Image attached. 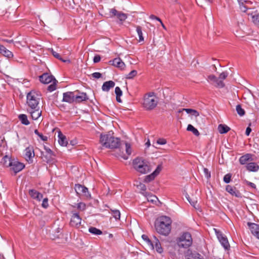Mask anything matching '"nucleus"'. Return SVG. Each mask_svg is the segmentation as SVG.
Here are the masks:
<instances>
[{"label":"nucleus","instance_id":"obj_4","mask_svg":"<svg viewBox=\"0 0 259 259\" xmlns=\"http://www.w3.org/2000/svg\"><path fill=\"white\" fill-rule=\"evenodd\" d=\"M176 241L180 247L187 248L192 245L193 240L191 234L189 232H185L177 238Z\"/></svg>","mask_w":259,"mask_h":259},{"label":"nucleus","instance_id":"obj_61","mask_svg":"<svg viewBox=\"0 0 259 259\" xmlns=\"http://www.w3.org/2000/svg\"><path fill=\"white\" fill-rule=\"evenodd\" d=\"M250 125H251V123H249V126H250ZM251 132V128L249 126H248L246 128V131H245L246 135L248 136L249 135V134H250Z\"/></svg>","mask_w":259,"mask_h":259},{"label":"nucleus","instance_id":"obj_24","mask_svg":"<svg viewBox=\"0 0 259 259\" xmlns=\"http://www.w3.org/2000/svg\"><path fill=\"white\" fill-rule=\"evenodd\" d=\"M0 54H2L8 59H11L13 57V54L12 52L1 45H0Z\"/></svg>","mask_w":259,"mask_h":259},{"label":"nucleus","instance_id":"obj_47","mask_svg":"<svg viewBox=\"0 0 259 259\" xmlns=\"http://www.w3.org/2000/svg\"><path fill=\"white\" fill-rule=\"evenodd\" d=\"M232 175L231 174H227L224 177L223 181L225 183H229L231 180Z\"/></svg>","mask_w":259,"mask_h":259},{"label":"nucleus","instance_id":"obj_3","mask_svg":"<svg viewBox=\"0 0 259 259\" xmlns=\"http://www.w3.org/2000/svg\"><path fill=\"white\" fill-rule=\"evenodd\" d=\"M41 99V95L34 91H31L27 95V104L28 109H34L39 108V103Z\"/></svg>","mask_w":259,"mask_h":259},{"label":"nucleus","instance_id":"obj_35","mask_svg":"<svg viewBox=\"0 0 259 259\" xmlns=\"http://www.w3.org/2000/svg\"><path fill=\"white\" fill-rule=\"evenodd\" d=\"M187 259H203V258L198 253L191 252L188 254Z\"/></svg>","mask_w":259,"mask_h":259},{"label":"nucleus","instance_id":"obj_2","mask_svg":"<svg viewBox=\"0 0 259 259\" xmlns=\"http://www.w3.org/2000/svg\"><path fill=\"white\" fill-rule=\"evenodd\" d=\"M100 142L106 148L121 149L122 148L123 141H120V139L112 136L110 132H109L108 134L100 135Z\"/></svg>","mask_w":259,"mask_h":259},{"label":"nucleus","instance_id":"obj_50","mask_svg":"<svg viewBox=\"0 0 259 259\" xmlns=\"http://www.w3.org/2000/svg\"><path fill=\"white\" fill-rule=\"evenodd\" d=\"M137 72L135 70H132L127 75H126V78L131 79L137 75Z\"/></svg>","mask_w":259,"mask_h":259},{"label":"nucleus","instance_id":"obj_64","mask_svg":"<svg viewBox=\"0 0 259 259\" xmlns=\"http://www.w3.org/2000/svg\"><path fill=\"white\" fill-rule=\"evenodd\" d=\"M42 194L39 192V195H38V197H36L35 199L38 201H40L41 199L42 198Z\"/></svg>","mask_w":259,"mask_h":259},{"label":"nucleus","instance_id":"obj_16","mask_svg":"<svg viewBox=\"0 0 259 259\" xmlns=\"http://www.w3.org/2000/svg\"><path fill=\"white\" fill-rule=\"evenodd\" d=\"M39 80L44 84H48L54 80L57 81L56 79L52 75H50L48 73H45L39 76Z\"/></svg>","mask_w":259,"mask_h":259},{"label":"nucleus","instance_id":"obj_6","mask_svg":"<svg viewBox=\"0 0 259 259\" xmlns=\"http://www.w3.org/2000/svg\"><path fill=\"white\" fill-rule=\"evenodd\" d=\"M133 167L135 170L142 174L146 173L145 159L142 157H137L132 162Z\"/></svg>","mask_w":259,"mask_h":259},{"label":"nucleus","instance_id":"obj_5","mask_svg":"<svg viewBox=\"0 0 259 259\" xmlns=\"http://www.w3.org/2000/svg\"><path fill=\"white\" fill-rule=\"evenodd\" d=\"M159 102V98L154 92L147 93V111L154 110Z\"/></svg>","mask_w":259,"mask_h":259},{"label":"nucleus","instance_id":"obj_45","mask_svg":"<svg viewBox=\"0 0 259 259\" xmlns=\"http://www.w3.org/2000/svg\"><path fill=\"white\" fill-rule=\"evenodd\" d=\"M29 194L30 196L34 199L38 197L39 192L34 189H31L29 190Z\"/></svg>","mask_w":259,"mask_h":259},{"label":"nucleus","instance_id":"obj_12","mask_svg":"<svg viewBox=\"0 0 259 259\" xmlns=\"http://www.w3.org/2000/svg\"><path fill=\"white\" fill-rule=\"evenodd\" d=\"M146 182V176L143 177L142 180L137 181L135 184L137 187V190L144 196H146V186L145 183Z\"/></svg>","mask_w":259,"mask_h":259},{"label":"nucleus","instance_id":"obj_40","mask_svg":"<svg viewBox=\"0 0 259 259\" xmlns=\"http://www.w3.org/2000/svg\"><path fill=\"white\" fill-rule=\"evenodd\" d=\"M89 231L91 233L96 235H101L102 234L101 230L93 227H91L89 229Z\"/></svg>","mask_w":259,"mask_h":259},{"label":"nucleus","instance_id":"obj_44","mask_svg":"<svg viewBox=\"0 0 259 259\" xmlns=\"http://www.w3.org/2000/svg\"><path fill=\"white\" fill-rule=\"evenodd\" d=\"M41 155L42 156L43 160L45 161H46L47 162H51L53 160V156H54L55 155H45L42 153H41Z\"/></svg>","mask_w":259,"mask_h":259},{"label":"nucleus","instance_id":"obj_42","mask_svg":"<svg viewBox=\"0 0 259 259\" xmlns=\"http://www.w3.org/2000/svg\"><path fill=\"white\" fill-rule=\"evenodd\" d=\"M236 110L239 116H242L245 115V110L242 108L241 105L238 104L236 106Z\"/></svg>","mask_w":259,"mask_h":259},{"label":"nucleus","instance_id":"obj_58","mask_svg":"<svg viewBox=\"0 0 259 259\" xmlns=\"http://www.w3.org/2000/svg\"><path fill=\"white\" fill-rule=\"evenodd\" d=\"M92 76L95 78H99L101 77L102 74L100 72H94L92 74Z\"/></svg>","mask_w":259,"mask_h":259},{"label":"nucleus","instance_id":"obj_29","mask_svg":"<svg viewBox=\"0 0 259 259\" xmlns=\"http://www.w3.org/2000/svg\"><path fill=\"white\" fill-rule=\"evenodd\" d=\"M251 157L252 155L248 153L241 156L239 160L240 163L242 165L246 164L251 158Z\"/></svg>","mask_w":259,"mask_h":259},{"label":"nucleus","instance_id":"obj_11","mask_svg":"<svg viewBox=\"0 0 259 259\" xmlns=\"http://www.w3.org/2000/svg\"><path fill=\"white\" fill-rule=\"evenodd\" d=\"M81 218L80 217L79 213L72 211V215L71 218L70 224L71 226L78 228L81 224Z\"/></svg>","mask_w":259,"mask_h":259},{"label":"nucleus","instance_id":"obj_63","mask_svg":"<svg viewBox=\"0 0 259 259\" xmlns=\"http://www.w3.org/2000/svg\"><path fill=\"white\" fill-rule=\"evenodd\" d=\"M150 18L152 19H156L158 21H159V22H161V20L160 18H159L158 17L153 15H151L150 16Z\"/></svg>","mask_w":259,"mask_h":259},{"label":"nucleus","instance_id":"obj_13","mask_svg":"<svg viewBox=\"0 0 259 259\" xmlns=\"http://www.w3.org/2000/svg\"><path fill=\"white\" fill-rule=\"evenodd\" d=\"M207 80L211 84L215 83V86L218 88H223L225 87L224 82L219 80L214 75H209L207 76Z\"/></svg>","mask_w":259,"mask_h":259},{"label":"nucleus","instance_id":"obj_22","mask_svg":"<svg viewBox=\"0 0 259 259\" xmlns=\"http://www.w3.org/2000/svg\"><path fill=\"white\" fill-rule=\"evenodd\" d=\"M25 159L28 161L32 162V158L34 156V149L32 146H29L25 149Z\"/></svg>","mask_w":259,"mask_h":259},{"label":"nucleus","instance_id":"obj_19","mask_svg":"<svg viewBox=\"0 0 259 259\" xmlns=\"http://www.w3.org/2000/svg\"><path fill=\"white\" fill-rule=\"evenodd\" d=\"M27 111L31 115V117L33 120L38 119L41 115V110L40 108L34 109H27Z\"/></svg>","mask_w":259,"mask_h":259},{"label":"nucleus","instance_id":"obj_53","mask_svg":"<svg viewBox=\"0 0 259 259\" xmlns=\"http://www.w3.org/2000/svg\"><path fill=\"white\" fill-rule=\"evenodd\" d=\"M85 204L84 203L80 202L77 204V208L80 210H83L85 209Z\"/></svg>","mask_w":259,"mask_h":259},{"label":"nucleus","instance_id":"obj_34","mask_svg":"<svg viewBox=\"0 0 259 259\" xmlns=\"http://www.w3.org/2000/svg\"><path fill=\"white\" fill-rule=\"evenodd\" d=\"M51 52L52 53V55L54 56V57L56 58L61 60L63 62H68L69 63L70 61L69 60H64L60 55V54L56 52H55L53 49H49Z\"/></svg>","mask_w":259,"mask_h":259},{"label":"nucleus","instance_id":"obj_56","mask_svg":"<svg viewBox=\"0 0 259 259\" xmlns=\"http://www.w3.org/2000/svg\"><path fill=\"white\" fill-rule=\"evenodd\" d=\"M186 197V198L188 200V201L191 204V205H192L194 207L196 208V205L197 204V201L191 202V198L188 195H187Z\"/></svg>","mask_w":259,"mask_h":259},{"label":"nucleus","instance_id":"obj_10","mask_svg":"<svg viewBox=\"0 0 259 259\" xmlns=\"http://www.w3.org/2000/svg\"><path fill=\"white\" fill-rule=\"evenodd\" d=\"M107 17H112L113 16H116L119 20L122 23L126 18V14L120 12H118L115 9H111L109 10V13L106 14Z\"/></svg>","mask_w":259,"mask_h":259},{"label":"nucleus","instance_id":"obj_43","mask_svg":"<svg viewBox=\"0 0 259 259\" xmlns=\"http://www.w3.org/2000/svg\"><path fill=\"white\" fill-rule=\"evenodd\" d=\"M136 30L139 37V41H144V37L143 36L141 27L138 26L137 27Z\"/></svg>","mask_w":259,"mask_h":259},{"label":"nucleus","instance_id":"obj_46","mask_svg":"<svg viewBox=\"0 0 259 259\" xmlns=\"http://www.w3.org/2000/svg\"><path fill=\"white\" fill-rule=\"evenodd\" d=\"M34 133L37 135L43 141H46L48 140V137L44 136L42 134L39 133L37 130H34Z\"/></svg>","mask_w":259,"mask_h":259},{"label":"nucleus","instance_id":"obj_38","mask_svg":"<svg viewBox=\"0 0 259 259\" xmlns=\"http://www.w3.org/2000/svg\"><path fill=\"white\" fill-rule=\"evenodd\" d=\"M110 211L113 217L116 220H119L120 218V212L119 210L116 209L110 208Z\"/></svg>","mask_w":259,"mask_h":259},{"label":"nucleus","instance_id":"obj_59","mask_svg":"<svg viewBox=\"0 0 259 259\" xmlns=\"http://www.w3.org/2000/svg\"><path fill=\"white\" fill-rule=\"evenodd\" d=\"M101 60V57L100 55H96L93 59L94 62L95 63L99 62Z\"/></svg>","mask_w":259,"mask_h":259},{"label":"nucleus","instance_id":"obj_57","mask_svg":"<svg viewBox=\"0 0 259 259\" xmlns=\"http://www.w3.org/2000/svg\"><path fill=\"white\" fill-rule=\"evenodd\" d=\"M186 197V198L188 200V201L191 204V205H192L194 207L196 208V205L197 204V201L191 202V198L188 195H187Z\"/></svg>","mask_w":259,"mask_h":259},{"label":"nucleus","instance_id":"obj_7","mask_svg":"<svg viewBox=\"0 0 259 259\" xmlns=\"http://www.w3.org/2000/svg\"><path fill=\"white\" fill-rule=\"evenodd\" d=\"M147 244L152 249L155 248L157 252L161 253L163 252V248L161 247V244L155 236H153V239H150L147 237Z\"/></svg>","mask_w":259,"mask_h":259},{"label":"nucleus","instance_id":"obj_37","mask_svg":"<svg viewBox=\"0 0 259 259\" xmlns=\"http://www.w3.org/2000/svg\"><path fill=\"white\" fill-rule=\"evenodd\" d=\"M230 128L225 124H220L218 126V130L221 134H226L228 132Z\"/></svg>","mask_w":259,"mask_h":259},{"label":"nucleus","instance_id":"obj_54","mask_svg":"<svg viewBox=\"0 0 259 259\" xmlns=\"http://www.w3.org/2000/svg\"><path fill=\"white\" fill-rule=\"evenodd\" d=\"M41 205L43 207H44L45 208L48 207V206H49V204H48V199L47 198H45L43 199Z\"/></svg>","mask_w":259,"mask_h":259},{"label":"nucleus","instance_id":"obj_21","mask_svg":"<svg viewBox=\"0 0 259 259\" xmlns=\"http://www.w3.org/2000/svg\"><path fill=\"white\" fill-rule=\"evenodd\" d=\"M162 168L161 164H159L156 169L150 175L147 176V182H149L153 180L160 173Z\"/></svg>","mask_w":259,"mask_h":259},{"label":"nucleus","instance_id":"obj_23","mask_svg":"<svg viewBox=\"0 0 259 259\" xmlns=\"http://www.w3.org/2000/svg\"><path fill=\"white\" fill-rule=\"evenodd\" d=\"M109 62L112 65L119 68L121 70L123 69L125 66L124 63L120 58H115L113 60H110Z\"/></svg>","mask_w":259,"mask_h":259},{"label":"nucleus","instance_id":"obj_25","mask_svg":"<svg viewBox=\"0 0 259 259\" xmlns=\"http://www.w3.org/2000/svg\"><path fill=\"white\" fill-rule=\"evenodd\" d=\"M240 10L243 12H246L248 10L247 5L250 4V2L248 0H237Z\"/></svg>","mask_w":259,"mask_h":259},{"label":"nucleus","instance_id":"obj_39","mask_svg":"<svg viewBox=\"0 0 259 259\" xmlns=\"http://www.w3.org/2000/svg\"><path fill=\"white\" fill-rule=\"evenodd\" d=\"M187 130L192 132L196 136H198L200 135L199 131L191 124H188Z\"/></svg>","mask_w":259,"mask_h":259},{"label":"nucleus","instance_id":"obj_51","mask_svg":"<svg viewBox=\"0 0 259 259\" xmlns=\"http://www.w3.org/2000/svg\"><path fill=\"white\" fill-rule=\"evenodd\" d=\"M115 93L116 94V96H121L122 94V92L120 89L119 87H116L115 89Z\"/></svg>","mask_w":259,"mask_h":259},{"label":"nucleus","instance_id":"obj_33","mask_svg":"<svg viewBox=\"0 0 259 259\" xmlns=\"http://www.w3.org/2000/svg\"><path fill=\"white\" fill-rule=\"evenodd\" d=\"M19 119L21 122L24 125H27L29 124L30 122L28 120L27 116L26 114H21L18 116Z\"/></svg>","mask_w":259,"mask_h":259},{"label":"nucleus","instance_id":"obj_27","mask_svg":"<svg viewBox=\"0 0 259 259\" xmlns=\"http://www.w3.org/2000/svg\"><path fill=\"white\" fill-rule=\"evenodd\" d=\"M58 142L59 144L62 146H66L68 143L66 137L61 133V131L58 132Z\"/></svg>","mask_w":259,"mask_h":259},{"label":"nucleus","instance_id":"obj_52","mask_svg":"<svg viewBox=\"0 0 259 259\" xmlns=\"http://www.w3.org/2000/svg\"><path fill=\"white\" fill-rule=\"evenodd\" d=\"M203 172L204 173L205 177L208 179L211 177L210 172L208 170L207 168H203Z\"/></svg>","mask_w":259,"mask_h":259},{"label":"nucleus","instance_id":"obj_1","mask_svg":"<svg viewBox=\"0 0 259 259\" xmlns=\"http://www.w3.org/2000/svg\"><path fill=\"white\" fill-rule=\"evenodd\" d=\"M171 220L166 216L158 218L155 222V228L156 232L164 236H168L171 229Z\"/></svg>","mask_w":259,"mask_h":259},{"label":"nucleus","instance_id":"obj_49","mask_svg":"<svg viewBox=\"0 0 259 259\" xmlns=\"http://www.w3.org/2000/svg\"><path fill=\"white\" fill-rule=\"evenodd\" d=\"M57 81H55V80L53 81V83L48 87V90L50 92H52L56 89V82Z\"/></svg>","mask_w":259,"mask_h":259},{"label":"nucleus","instance_id":"obj_36","mask_svg":"<svg viewBox=\"0 0 259 259\" xmlns=\"http://www.w3.org/2000/svg\"><path fill=\"white\" fill-rule=\"evenodd\" d=\"M182 111H185L187 113L191 114L195 117L198 116L199 115V112L194 109H189V108H183L182 110H180L179 112H181Z\"/></svg>","mask_w":259,"mask_h":259},{"label":"nucleus","instance_id":"obj_48","mask_svg":"<svg viewBox=\"0 0 259 259\" xmlns=\"http://www.w3.org/2000/svg\"><path fill=\"white\" fill-rule=\"evenodd\" d=\"M228 74L229 73L227 71L223 72L222 73H221L220 74L219 77H218V79H219V80H221L223 81V80L227 78V77L228 75Z\"/></svg>","mask_w":259,"mask_h":259},{"label":"nucleus","instance_id":"obj_32","mask_svg":"<svg viewBox=\"0 0 259 259\" xmlns=\"http://www.w3.org/2000/svg\"><path fill=\"white\" fill-rule=\"evenodd\" d=\"M13 159L9 157L8 155H6L3 157V163L5 166L10 167L13 162Z\"/></svg>","mask_w":259,"mask_h":259},{"label":"nucleus","instance_id":"obj_18","mask_svg":"<svg viewBox=\"0 0 259 259\" xmlns=\"http://www.w3.org/2000/svg\"><path fill=\"white\" fill-rule=\"evenodd\" d=\"M251 233L258 239H259V225L250 222L247 223Z\"/></svg>","mask_w":259,"mask_h":259},{"label":"nucleus","instance_id":"obj_30","mask_svg":"<svg viewBox=\"0 0 259 259\" xmlns=\"http://www.w3.org/2000/svg\"><path fill=\"white\" fill-rule=\"evenodd\" d=\"M158 201V198L155 195L147 192V202L152 204H156Z\"/></svg>","mask_w":259,"mask_h":259},{"label":"nucleus","instance_id":"obj_31","mask_svg":"<svg viewBox=\"0 0 259 259\" xmlns=\"http://www.w3.org/2000/svg\"><path fill=\"white\" fill-rule=\"evenodd\" d=\"M87 99L86 93H81L80 95H75V101L76 102H81L86 100Z\"/></svg>","mask_w":259,"mask_h":259},{"label":"nucleus","instance_id":"obj_41","mask_svg":"<svg viewBox=\"0 0 259 259\" xmlns=\"http://www.w3.org/2000/svg\"><path fill=\"white\" fill-rule=\"evenodd\" d=\"M123 146H124L125 147L126 153H127V154L128 155H131L132 152L131 145L127 143V142L123 141L122 143V147Z\"/></svg>","mask_w":259,"mask_h":259},{"label":"nucleus","instance_id":"obj_17","mask_svg":"<svg viewBox=\"0 0 259 259\" xmlns=\"http://www.w3.org/2000/svg\"><path fill=\"white\" fill-rule=\"evenodd\" d=\"M75 92H68L63 94V102L72 103L75 101Z\"/></svg>","mask_w":259,"mask_h":259},{"label":"nucleus","instance_id":"obj_60","mask_svg":"<svg viewBox=\"0 0 259 259\" xmlns=\"http://www.w3.org/2000/svg\"><path fill=\"white\" fill-rule=\"evenodd\" d=\"M246 184L247 185L250 186L252 188H253V189H255L256 188V185L254 183H251V182H248V181H246Z\"/></svg>","mask_w":259,"mask_h":259},{"label":"nucleus","instance_id":"obj_62","mask_svg":"<svg viewBox=\"0 0 259 259\" xmlns=\"http://www.w3.org/2000/svg\"><path fill=\"white\" fill-rule=\"evenodd\" d=\"M157 143L160 145H164L166 143V140L163 139H159L157 140Z\"/></svg>","mask_w":259,"mask_h":259},{"label":"nucleus","instance_id":"obj_15","mask_svg":"<svg viewBox=\"0 0 259 259\" xmlns=\"http://www.w3.org/2000/svg\"><path fill=\"white\" fill-rule=\"evenodd\" d=\"M24 167L25 165L23 163L20 162L15 159H13V162L10 166L11 169L13 170L15 174L22 170Z\"/></svg>","mask_w":259,"mask_h":259},{"label":"nucleus","instance_id":"obj_55","mask_svg":"<svg viewBox=\"0 0 259 259\" xmlns=\"http://www.w3.org/2000/svg\"><path fill=\"white\" fill-rule=\"evenodd\" d=\"M44 149H45L47 153L48 154V155H55V154L53 152V151L51 150V149H50L49 148L46 147V146H44Z\"/></svg>","mask_w":259,"mask_h":259},{"label":"nucleus","instance_id":"obj_9","mask_svg":"<svg viewBox=\"0 0 259 259\" xmlns=\"http://www.w3.org/2000/svg\"><path fill=\"white\" fill-rule=\"evenodd\" d=\"M214 230L217 235V238L219 239L222 245L226 250L229 249L230 246L227 238L226 236H224L221 231L218 230L217 229H214Z\"/></svg>","mask_w":259,"mask_h":259},{"label":"nucleus","instance_id":"obj_28","mask_svg":"<svg viewBox=\"0 0 259 259\" xmlns=\"http://www.w3.org/2000/svg\"><path fill=\"white\" fill-rule=\"evenodd\" d=\"M246 169L249 171H257L259 169V166L255 162H250L246 166Z\"/></svg>","mask_w":259,"mask_h":259},{"label":"nucleus","instance_id":"obj_8","mask_svg":"<svg viewBox=\"0 0 259 259\" xmlns=\"http://www.w3.org/2000/svg\"><path fill=\"white\" fill-rule=\"evenodd\" d=\"M74 189L78 196H82L87 199L91 198L88 189L85 186L78 184H75Z\"/></svg>","mask_w":259,"mask_h":259},{"label":"nucleus","instance_id":"obj_26","mask_svg":"<svg viewBox=\"0 0 259 259\" xmlns=\"http://www.w3.org/2000/svg\"><path fill=\"white\" fill-rule=\"evenodd\" d=\"M115 82L112 80L106 81L103 83L102 89L103 91L108 92L111 88L115 86Z\"/></svg>","mask_w":259,"mask_h":259},{"label":"nucleus","instance_id":"obj_20","mask_svg":"<svg viewBox=\"0 0 259 259\" xmlns=\"http://www.w3.org/2000/svg\"><path fill=\"white\" fill-rule=\"evenodd\" d=\"M226 191L232 196H235L238 198L241 197V193L234 186L229 185H227L226 187Z\"/></svg>","mask_w":259,"mask_h":259},{"label":"nucleus","instance_id":"obj_14","mask_svg":"<svg viewBox=\"0 0 259 259\" xmlns=\"http://www.w3.org/2000/svg\"><path fill=\"white\" fill-rule=\"evenodd\" d=\"M247 14L249 17V19H251L255 25L259 26V13L254 9H251Z\"/></svg>","mask_w":259,"mask_h":259}]
</instances>
